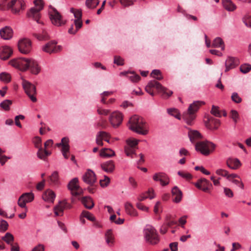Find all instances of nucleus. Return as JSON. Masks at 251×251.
<instances>
[{
	"label": "nucleus",
	"mask_w": 251,
	"mask_h": 251,
	"mask_svg": "<svg viewBox=\"0 0 251 251\" xmlns=\"http://www.w3.org/2000/svg\"><path fill=\"white\" fill-rule=\"evenodd\" d=\"M128 127L132 131L141 135H146L149 128L146 121L141 117L134 115L129 121Z\"/></svg>",
	"instance_id": "nucleus-1"
},
{
	"label": "nucleus",
	"mask_w": 251,
	"mask_h": 251,
	"mask_svg": "<svg viewBox=\"0 0 251 251\" xmlns=\"http://www.w3.org/2000/svg\"><path fill=\"white\" fill-rule=\"evenodd\" d=\"M153 88H155L159 93H161L162 97L164 98H168L173 93V91L163 86L160 83L155 80L149 82L148 85L145 87V90L151 96H154Z\"/></svg>",
	"instance_id": "nucleus-2"
},
{
	"label": "nucleus",
	"mask_w": 251,
	"mask_h": 251,
	"mask_svg": "<svg viewBox=\"0 0 251 251\" xmlns=\"http://www.w3.org/2000/svg\"><path fill=\"white\" fill-rule=\"evenodd\" d=\"M144 235L147 242L152 245L157 244L160 239L159 235L154 227L147 225L144 229Z\"/></svg>",
	"instance_id": "nucleus-3"
},
{
	"label": "nucleus",
	"mask_w": 251,
	"mask_h": 251,
	"mask_svg": "<svg viewBox=\"0 0 251 251\" xmlns=\"http://www.w3.org/2000/svg\"><path fill=\"white\" fill-rule=\"evenodd\" d=\"M71 12L74 14L75 19L73 20L74 24L71 25L68 32L71 34H75L82 26V11L72 8Z\"/></svg>",
	"instance_id": "nucleus-4"
},
{
	"label": "nucleus",
	"mask_w": 251,
	"mask_h": 251,
	"mask_svg": "<svg viewBox=\"0 0 251 251\" xmlns=\"http://www.w3.org/2000/svg\"><path fill=\"white\" fill-rule=\"evenodd\" d=\"M215 147V145L211 142L201 141L196 144L195 149L202 154L207 156L214 151Z\"/></svg>",
	"instance_id": "nucleus-5"
},
{
	"label": "nucleus",
	"mask_w": 251,
	"mask_h": 251,
	"mask_svg": "<svg viewBox=\"0 0 251 251\" xmlns=\"http://www.w3.org/2000/svg\"><path fill=\"white\" fill-rule=\"evenodd\" d=\"M138 140L135 139H129L126 140V145L125 147V151L127 156H139V157H144V155L142 153H137V146Z\"/></svg>",
	"instance_id": "nucleus-6"
},
{
	"label": "nucleus",
	"mask_w": 251,
	"mask_h": 251,
	"mask_svg": "<svg viewBox=\"0 0 251 251\" xmlns=\"http://www.w3.org/2000/svg\"><path fill=\"white\" fill-rule=\"evenodd\" d=\"M34 3L35 5V7L30 9L29 11L27 13V16L36 21L38 23H41L39 22V19L40 18V11L43 8L42 1V0H35Z\"/></svg>",
	"instance_id": "nucleus-7"
},
{
	"label": "nucleus",
	"mask_w": 251,
	"mask_h": 251,
	"mask_svg": "<svg viewBox=\"0 0 251 251\" xmlns=\"http://www.w3.org/2000/svg\"><path fill=\"white\" fill-rule=\"evenodd\" d=\"M22 86L25 93L30 98V100L32 102H36L37 99L35 97V95L36 94V87L25 79H23Z\"/></svg>",
	"instance_id": "nucleus-8"
},
{
	"label": "nucleus",
	"mask_w": 251,
	"mask_h": 251,
	"mask_svg": "<svg viewBox=\"0 0 251 251\" xmlns=\"http://www.w3.org/2000/svg\"><path fill=\"white\" fill-rule=\"evenodd\" d=\"M9 63L14 67L21 71H25L29 68L30 59L25 58H19L11 60Z\"/></svg>",
	"instance_id": "nucleus-9"
},
{
	"label": "nucleus",
	"mask_w": 251,
	"mask_h": 251,
	"mask_svg": "<svg viewBox=\"0 0 251 251\" xmlns=\"http://www.w3.org/2000/svg\"><path fill=\"white\" fill-rule=\"evenodd\" d=\"M50 19L54 25L59 26L65 24L61 14L54 8H52L50 11Z\"/></svg>",
	"instance_id": "nucleus-10"
},
{
	"label": "nucleus",
	"mask_w": 251,
	"mask_h": 251,
	"mask_svg": "<svg viewBox=\"0 0 251 251\" xmlns=\"http://www.w3.org/2000/svg\"><path fill=\"white\" fill-rule=\"evenodd\" d=\"M18 49L19 51L24 54H27L31 50V42L27 38H23L19 41Z\"/></svg>",
	"instance_id": "nucleus-11"
},
{
	"label": "nucleus",
	"mask_w": 251,
	"mask_h": 251,
	"mask_svg": "<svg viewBox=\"0 0 251 251\" xmlns=\"http://www.w3.org/2000/svg\"><path fill=\"white\" fill-rule=\"evenodd\" d=\"M34 198V194L32 193H25L22 194L19 198L18 204L22 208H25L26 210V203L31 202Z\"/></svg>",
	"instance_id": "nucleus-12"
},
{
	"label": "nucleus",
	"mask_w": 251,
	"mask_h": 251,
	"mask_svg": "<svg viewBox=\"0 0 251 251\" xmlns=\"http://www.w3.org/2000/svg\"><path fill=\"white\" fill-rule=\"evenodd\" d=\"M56 42L52 41L47 43L43 47V50L47 53L51 54L52 53H56L60 51L62 47L60 46H56Z\"/></svg>",
	"instance_id": "nucleus-13"
},
{
	"label": "nucleus",
	"mask_w": 251,
	"mask_h": 251,
	"mask_svg": "<svg viewBox=\"0 0 251 251\" xmlns=\"http://www.w3.org/2000/svg\"><path fill=\"white\" fill-rule=\"evenodd\" d=\"M83 181L86 184L92 186L97 181L95 173L91 169H88L82 176Z\"/></svg>",
	"instance_id": "nucleus-14"
},
{
	"label": "nucleus",
	"mask_w": 251,
	"mask_h": 251,
	"mask_svg": "<svg viewBox=\"0 0 251 251\" xmlns=\"http://www.w3.org/2000/svg\"><path fill=\"white\" fill-rule=\"evenodd\" d=\"M25 4L22 0H12L7 3V8L11 9L13 13H18L21 9H24Z\"/></svg>",
	"instance_id": "nucleus-15"
},
{
	"label": "nucleus",
	"mask_w": 251,
	"mask_h": 251,
	"mask_svg": "<svg viewBox=\"0 0 251 251\" xmlns=\"http://www.w3.org/2000/svg\"><path fill=\"white\" fill-rule=\"evenodd\" d=\"M78 183V178L75 177L72 179L68 184V189L71 191L73 195H79L81 192V189Z\"/></svg>",
	"instance_id": "nucleus-16"
},
{
	"label": "nucleus",
	"mask_w": 251,
	"mask_h": 251,
	"mask_svg": "<svg viewBox=\"0 0 251 251\" xmlns=\"http://www.w3.org/2000/svg\"><path fill=\"white\" fill-rule=\"evenodd\" d=\"M123 121V115L118 111H115L111 113L109 117V122L113 127H118Z\"/></svg>",
	"instance_id": "nucleus-17"
},
{
	"label": "nucleus",
	"mask_w": 251,
	"mask_h": 251,
	"mask_svg": "<svg viewBox=\"0 0 251 251\" xmlns=\"http://www.w3.org/2000/svg\"><path fill=\"white\" fill-rule=\"evenodd\" d=\"M69 140L67 137H63L61 142L56 144L55 146L59 148L64 157H67V153L69 151L70 146L69 144Z\"/></svg>",
	"instance_id": "nucleus-18"
},
{
	"label": "nucleus",
	"mask_w": 251,
	"mask_h": 251,
	"mask_svg": "<svg viewBox=\"0 0 251 251\" xmlns=\"http://www.w3.org/2000/svg\"><path fill=\"white\" fill-rule=\"evenodd\" d=\"M152 179L155 181H159L160 184L163 186L168 185L170 181L168 176L163 172L154 174L152 176Z\"/></svg>",
	"instance_id": "nucleus-19"
},
{
	"label": "nucleus",
	"mask_w": 251,
	"mask_h": 251,
	"mask_svg": "<svg viewBox=\"0 0 251 251\" xmlns=\"http://www.w3.org/2000/svg\"><path fill=\"white\" fill-rule=\"evenodd\" d=\"M239 64L240 61L238 58L228 56L225 62V72L236 68Z\"/></svg>",
	"instance_id": "nucleus-20"
},
{
	"label": "nucleus",
	"mask_w": 251,
	"mask_h": 251,
	"mask_svg": "<svg viewBox=\"0 0 251 251\" xmlns=\"http://www.w3.org/2000/svg\"><path fill=\"white\" fill-rule=\"evenodd\" d=\"M188 129L189 130L188 135L192 144L195 146L197 143L201 142L200 140L202 139V136L199 131L190 128Z\"/></svg>",
	"instance_id": "nucleus-21"
},
{
	"label": "nucleus",
	"mask_w": 251,
	"mask_h": 251,
	"mask_svg": "<svg viewBox=\"0 0 251 251\" xmlns=\"http://www.w3.org/2000/svg\"><path fill=\"white\" fill-rule=\"evenodd\" d=\"M205 126L210 129H216L220 126V122L212 117L208 116L207 120L205 121Z\"/></svg>",
	"instance_id": "nucleus-22"
},
{
	"label": "nucleus",
	"mask_w": 251,
	"mask_h": 251,
	"mask_svg": "<svg viewBox=\"0 0 251 251\" xmlns=\"http://www.w3.org/2000/svg\"><path fill=\"white\" fill-rule=\"evenodd\" d=\"M12 53L13 50L9 46H4L0 49V58L2 60L8 59Z\"/></svg>",
	"instance_id": "nucleus-23"
},
{
	"label": "nucleus",
	"mask_w": 251,
	"mask_h": 251,
	"mask_svg": "<svg viewBox=\"0 0 251 251\" xmlns=\"http://www.w3.org/2000/svg\"><path fill=\"white\" fill-rule=\"evenodd\" d=\"M182 118L188 125L192 126L196 118V114L189 111L188 109L187 111L183 114Z\"/></svg>",
	"instance_id": "nucleus-24"
},
{
	"label": "nucleus",
	"mask_w": 251,
	"mask_h": 251,
	"mask_svg": "<svg viewBox=\"0 0 251 251\" xmlns=\"http://www.w3.org/2000/svg\"><path fill=\"white\" fill-rule=\"evenodd\" d=\"M13 30L9 26H5L0 30V35L4 40H9L13 36Z\"/></svg>",
	"instance_id": "nucleus-25"
},
{
	"label": "nucleus",
	"mask_w": 251,
	"mask_h": 251,
	"mask_svg": "<svg viewBox=\"0 0 251 251\" xmlns=\"http://www.w3.org/2000/svg\"><path fill=\"white\" fill-rule=\"evenodd\" d=\"M172 194L174 202L178 203L181 201L182 193L177 186H175L172 188Z\"/></svg>",
	"instance_id": "nucleus-26"
},
{
	"label": "nucleus",
	"mask_w": 251,
	"mask_h": 251,
	"mask_svg": "<svg viewBox=\"0 0 251 251\" xmlns=\"http://www.w3.org/2000/svg\"><path fill=\"white\" fill-rule=\"evenodd\" d=\"M109 135L105 131H100L97 135L96 138L97 144L98 145H102V140H104L107 142H109Z\"/></svg>",
	"instance_id": "nucleus-27"
},
{
	"label": "nucleus",
	"mask_w": 251,
	"mask_h": 251,
	"mask_svg": "<svg viewBox=\"0 0 251 251\" xmlns=\"http://www.w3.org/2000/svg\"><path fill=\"white\" fill-rule=\"evenodd\" d=\"M227 166L231 169L236 170L241 166V163L237 158H228L226 160Z\"/></svg>",
	"instance_id": "nucleus-28"
},
{
	"label": "nucleus",
	"mask_w": 251,
	"mask_h": 251,
	"mask_svg": "<svg viewBox=\"0 0 251 251\" xmlns=\"http://www.w3.org/2000/svg\"><path fill=\"white\" fill-rule=\"evenodd\" d=\"M101 169L107 173H112L115 169V165L113 161L109 160L101 164Z\"/></svg>",
	"instance_id": "nucleus-29"
},
{
	"label": "nucleus",
	"mask_w": 251,
	"mask_h": 251,
	"mask_svg": "<svg viewBox=\"0 0 251 251\" xmlns=\"http://www.w3.org/2000/svg\"><path fill=\"white\" fill-rule=\"evenodd\" d=\"M29 64V68H30V71L32 74L37 75L40 73L41 68L36 61L31 59Z\"/></svg>",
	"instance_id": "nucleus-30"
},
{
	"label": "nucleus",
	"mask_w": 251,
	"mask_h": 251,
	"mask_svg": "<svg viewBox=\"0 0 251 251\" xmlns=\"http://www.w3.org/2000/svg\"><path fill=\"white\" fill-rule=\"evenodd\" d=\"M42 198L46 201L53 202L55 198V194L52 191L48 190L44 193Z\"/></svg>",
	"instance_id": "nucleus-31"
},
{
	"label": "nucleus",
	"mask_w": 251,
	"mask_h": 251,
	"mask_svg": "<svg viewBox=\"0 0 251 251\" xmlns=\"http://www.w3.org/2000/svg\"><path fill=\"white\" fill-rule=\"evenodd\" d=\"M155 197L154 191L152 189H150L146 193H142L138 198L139 201H143L147 198L152 199Z\"/></svg>",
	"instance_id": "nucleus-32"
},
{
	"label": "nucleus",
	"mask_w": 251,
	"mask_h": 251,
	"mask_svg": "<svg viewBox=\"0 0 251 251\" xmlns=\"http://www.w3.org/2000/svg\"><path fill=\"white\" fill-rule=\"evenodd\" d=\"M204 104L205 102L203 101H196L190 104L188 109L189 111H191V112L196 114V113L198 111L200 106Z\"/></svg>",
	"instance_id": "nucleus-33"
},
{
	"label": "nucleus",
	"mask_w": 251,
	"mask_h": 251,
	"mask_svg": "<svg viewBox=\"0 0 251 251\" xmlns=\"http://www.w3.org/2000/svg\"><path fill=\"white\" fill-rule=\"evenodd\" d=\"M66 203L65 201L60 202L59 203L54 207V212L56 216H62L63 211L65 208Z\"/></svg>",
	"instance_id": "nucleus-34"
},
{
	"label": "nucleus",
	"mask_w": 251,
	"mask_h": 251,
	"mask_svg": "<svg viewBox=\"0 0 251 251\" xmlns=\"http://www.w3.org/2000/svg\"><path fill=\"white\" fill-rule=\"evenodd\" d=\"M125 208L126 212L127 214L132 216H136L137 215V212L130 202H126L125 204Z\"/></svg>",
	"instance_id": "nucleus-35"
},
{
	"label": "nucleus",
	"mask_w": 251,
	"mask_h": 251,
	"mask_svg": "<svg viewBox=\"0 0 251 251\" xmlns=\"http://www.w3.org/2000/svg\"><path fill=\"white\" fill-rule=\"evenodd\" d=\"M33 142L36 148L38 149V157H43V149L41 147V138L39 137H36L34 139Z\"/></svg>",
	"instance_id": "nucleus-36"
},
{
	"label": "nucleus",
	"mask_w": 251,
	"mask_h": 251,
	"mask_svg": "<svg viewBox=\"0 0 251 251\" xmlns=\"http://www.w3.org/2000/svg\"><path fill=\"white\" fill-rule=\"evenodd\" d=\"M81 201L84 206L87 209H91L94 206V202L90 197H83Z\"/></svg>",
	"instance_id": "nucleus-37"
},
{
	"label": "nucleus",
	"mask_w": 251,
	"mask_h": 251,
	"mask_svg": "<svg viewBox=\"0 0 251 251\" xmlns=\"http://www.w3.org/2000/svg\"><path fill=\"white\" fill-rule=\"evenodd\" d=\"M223 5L224 7L228 11H234L237 7L230 0H223Z\"/></svg>",
	"instance_id": "nucleus-38"
},
{
	"label": "nucleus",
	"mask_w": 251,
	"mask_h": 251,
	"mask_svg": "<svg viewBox=\"0 0 251 251\" xmlns=\"http://www.w3.org/2000/svg\"><path fill=\"white\" fill-rule=\"evenodd\" d=\"M53 144V141L51 139L48 140L44 143V148L43 151V156L44 155L46 156H49L51 155V151L48 150V148L51 147Z\"/></svg>",
	"instance_id": "nucleus-39"
},
{
	"label": "nucleus",
	"mask_w": 251,
	"mask_h": 251,
	"mask_svg": "<svg viewBox=\"0 0 251 251\" xmlns=\"http://www.w3.org/2000/svg\"><path fill=\"white\" fill-rule=\"evenodd\" d=\"M211 47L213 48H221L223 50H225L224 42L220 37H217L213 40Z\"/></svg>",
	"instance_id": "nucleus-40"
},
{
	"label": "nucleus",
	"mask_w": 251,
	"mask_h": 251,
	"mask_svg": "<svg viewBox=\"0 0 251 251\" xmlns=\"http://www.w3.org/2000/svg\"><path fill=\"white\" fill-rule=\"evenodd\" d=\"M115 155V152L110 149H103L100 152V157H112Z\"/></svg>",
	"instance_id": "nucleus-41"
},
{
	"label": "nucleus",
	"mask_w": 251,
	"mask_h": 251,
	"mask_svg": "<svg viewBox=\"0 0 251 251\" xmlns=\"http://www.w3.org/2000/svg\"><path fill=\"white\" fill-rule=\"evenodd\" d=\"M12 104V100H5L0 103V107L5 111H9L10 110V106Z\"/></svg>",
	"instance_id": "nucleus-42"
},
{
	"label": "nucleus",
	"mask_w": 251,
	"mask_h": 251,
	"mask_svg": "<svg viewBox=\"0 0 251 251\" xmlns=\"http://www.w3.org/2000/svg\"><path fill=\"white\" fill-rule=\"evenodd\" d=\"M99 4V0H86L85 4L89 8L94 9Z\"/></svg>",
	"instance_id": "nucleus-43"
},
{
	"label": "nucleus",
	"mask_w": 251,
	"mask_h": 251,
	"mask_svg": "<svg viewBox=\"0 0 251 251\" xmlns=\"http://www.w3.org/2000/svg\"><path fill=\"white\" fill-rule=\"evenodd\" d=\"M2 240L4 241L7 244L11 245L14 241V236L9 232H7L5 235L2 237Z\"/></svg>",
	"instance_id": "nucleus-44"
},
{
	"label": "nucleus",
	"mask_w": 251,
	"mask_h": 251,
	"mask_svg": "<svg viewBox=\"0 0 251 251\" xmlns=\"http://www.w3.org/2000/svg\"><path fill=\"white\" fill-rule=\"evenodd\" d=\"M167 112L168 114L171 115L172 116L175 117L176 119L180 120V113L178 112V110L176 108H169L167 109Z\"/></svg>",
	"instance_id": "nucleus-45"
},
{
	"label": "nucleus",
	"mask_w": 251,
	"mask_h": 251,
	"mask_svg": "<svg viewBox=\"0 0 251 251\" xmlns=\"http://www.w3.org/2000/svg\"><path fill=\"white\" fill-rule=\"evenodd\" d=\"M129 74L130 75H128V77L133 82H138L141 78V77L134 72H129Z\"/></svg>",
	"instance_id": "nucleus-46"
},
{
	"label": "nucleus",
	"mask_w": 251,
	"mask_h": 251,
	"mask_svg": "<svg viewBox=\"0 0 251 251\" xmlns=\"http://www.w3.org/2000/svg\"><path fill=\"white\" fill-rule=\"evenodd\" d=\"M210 184V182L208 180L206 179L205 178H201L198 180V182L195 183V186L197 188H200L201 185L205 186L208 185Z\"/></svg>",
	"instance_id": "nucleus-47"
},
{
	"label": "nucleus",
	"mask_w": 251,
	"mask_h": 251,
	"mask_svg": "<svg viewBox=\"0 0 251 251\" xmlns=\"http://www.w3.org/2000/svg\"><path fill=\"white\" fill-rule=\"evenodd\" d=\"M242 20L247 26L251 27V15L249 14H246L243 18Z\"/></svg>",
	"instance_id": "nucleus-48"
},
{
	"label": "nucleus",
	"mask_w": 251,
	"mask_h": 251,
	"mask_svg": "<svg viewBox=\"0 0 251 251\" xmlns=\"http://www.w3.org/2000/svg\"><path fill=\"white\" fill-rule=\"evenodd\" d=\"M81 216L87 218L88 220L91 221H95V217L90 212L87 211H83L81 213Z\"/></svg>",
	"instance_id": "nucleus-49"
},
{
	"label": "nucleus",
	"mask_w": 251,
	"mask_h": 251,
	"mask_svg": "<svg viewBox=\"0 0 251 251\" xmlns=\"http://www.w3.org/2000/svg\"><path fill=\"white\" fill-rule=\"evenodd\" d=\"M151 75L152 77L158 80H160L163 79V77L161 75L160 71L158 70H153L151 73Z\"/></svg>",
	"instance_id": "nucleus-50"
},
{
	"label": "nucleus",
	"mask_w": 251,
	"mask_h": 251,
	"mask_svg": "<svg viewBox=\"0 0 251 251\" xmlns=\"http://www.w3.org/2000/svg\"><path fill=\"white\" fill-rule=\"evenodd\" d=\"M240 70L243 74L248 73L251 70V65L248 64H243L241 65Z\"/></svg>",
	"instance_id": "nucleus-51"
},
{
	"label": "nucleus",
	"mask_w": 251,
	"mask_h": 251,
	"mask_svg": "<svg viewBox=\"0 0 251 251\" xmlns=\"http://www.w3.org/2000/svg\"><path fill=\"white\" fill-rule=\"evenodd\" d=\"M0 79L5 82H9L11 80L10 75L6 73H2L0 74Z\"/></svg>",
	"instance_id": "nucleus-52"
},
{
	"label": "nucleus",
	"mask_w": 251,
	"mask_h": 251,
	"mask_svg": "<svg viewBox=\"0 0 251 251\" xmlns=\"http://www.w3.org/2000/svg\"><path fill=\"white\" fill-rule=\"evenodd\" d=\"M210 112L216 117H221L222 116L221 112L219 110L218 106L213 105Z\"/></svg>",
	"instance_id": "nucleus-53"
},
{
	"label": "nucleus",
	"mask_w": 251,
	"mask_h": 251,
	"mask_svg": "<svg viewBox=\"0 0 251 251\" xmlns=\"http://www.w3.org/2000/svg\"><path fill=\"white\" fill-rule=\"evenodd\" d=\"M58 179L59 176L58 172L56 171L53 172L51 176H50V181L54 184H56L58 182Z\"/></svg>",
	"instance_id": "nucleus-54"
},
{
	"label": "nucleus",
	"mask_w": 251,
	"mask_h": 251,
	"mask_svg": "<svg viewBox=\"0 0 251 251\" xmlns=\"http://www.w3.org/2000/svg\"><path fill=\"white\" fill-rule=\"evenodd\" d=\"M8 224L7 222L2 220L0 222V232H3L8 229Z\"/></svg>",
	"instance_id": "nucleus-55"
},
{
	"label": "nucleus",
	"mask_w": 251,
	"mask_h": 251,
	"mask_svg": "<svg viewBox=\"0 0 251 251\" xmlns=\"http://www.w3.org/2000/svg\"><path fill=\"white\" fill-rule=\"evenodd\" d=\"M121 5L124 7H128L133 4L135 0H119Z\"/></svg>",
	"instance_id": "nucleus-56"
},
{
	"label": "nucleus",
	"mask_w": 251,
	"mask_h": 251,
	"mask_svg": "<svg viewBox=\"0 0 251 251\" xmlns=\"http://www.w3.org/2000/svg\"><path fill=\"white\" fill-rule=\"evenodd\" d=\"M34 36L39 40H44L48 38V35L46 31H43L42 34H34Z\"/></svg>",
	"instance_id": "nucleus-57"
},
{
	"label": "nucleus",
	"mask_w": 251,
	"mask_h": 251,
	"mask_svg": "<svg viewBox=\"0 0 251 251\" xmlns=\"http://www.w3.org/2000/svg\"><path fill=\"white\" fill-rule=\"evenodd\" d=\"M216 174L217 175L221 176L223 177H225L226 178H227L228 172L225 170L222 169H219L216 171Z\"/></svg>",
	"instance_id": "nucleus-58"
},
{
	"label": "nucleus",
	"mask_w": 251,
	"mask_h": 251,
	"mask_svg": "<svg viewBox=\"0 0 251 251\" xmlns=\"http://www.w3.org/2000/svg\"><path fill=\"white\" fill-rule=\"evenodd\" d=\"M124 60L120 56H115L114 58V63L119 66L124 65Z\"/></svg>",
	"instance_id": "nucleus-59"
},
{
	"label": "nucleus",
	"mask_w": 251,
	"mask_h": 251,
	"mask_svg": "<svg viewBox=\"0 0 251 251\" xmlns=\"http://www.w3.org/2000/svg\"><path fill=\"white\" fill-rule=\"evenodd\" d=\"M231 100L236 103H240L242 101V99L239 97L238 94L234 92L231 95Z\"/></svg>",
	"instance_id": "nucleus-60"
},
{
	"label": "nucleus",
	"mask_w": 251,
	"mask_h": 251,
	"mask_svg": "<svg viewBox=\"0 0 251 251\" xmlns=\"http://www.w3.org/2000/svg\"><path fill=\"white\" fill-rule=\"evenodd\" d=\"M177 174L181 177L185 178L187 180L190 179L192 178V175L188 173H184L182 172L178 171Z\"/></svg>",
	"instance_id": "nucleus-61"
},
{
	"label": "nucleus",
	"mask_w": 251,
	"mask_h": 251,
	"mask_svg": "<svg viewBox=\"0 0 251 251\" xmlns=\"http://www.w3.org/2000/svg\"><path fill=\"white\" fill-rule=\"evenodd\" d=\"M230 117L233 119L235 123H236L239 118V114L237 111L235 110H231L230 112Z\"/></svg>",
	"instance_id": "nucleus-62"
},
{
	"label": "nucleus",
	"mask_w": 251,
	"mask_h": 251,
	"mask_svg": "<svg viewBox=\"0 0 251 251\" xmlns=\"http://www.w3.org/2000/svg\"><path fill=\"white\" fill-rule=\"evenodd\" d=\"M177 222L174 220H171L169 216H167L165 218V224L168 227H171L172 226L176 224Z\"/></svg>",
	"instance_id": "nucleus-63"
},
{
	"label": "nucleus",
	"mask_w": 251,
	"mask_h": 251,
	"mask_svg": "<svg viewBox=\"0 0 251 251\" xmlns=\"http://www.w3.org/2000/svg\"><path fill=\"white\" fill-rule=\"evenodd\" d=\"M224 194H225V195L229 198H231L233 197V192L232 191V190L230 189H229L228 188L224 187Z\"/></svg>",
	"instance_id": "nucleus-64"
}]
</instances>
